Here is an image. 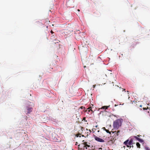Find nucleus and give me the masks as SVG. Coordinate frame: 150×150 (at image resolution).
<instances>
[{
    "instance_id": "5701e85b",
    "label": "nucleus",
    "mask_w": 150,
    "mask_h": 150,
    "mask_svg": "<svg viewBox=\"0 0 150 150\" xmlns=\"http://www.w3.org/2000/svg\"><path fill=\"white\" fill-rule=\"evenodd\" d=\"M59 43V42H57V43ZM56 42H55V44H56Z\"/></svg>"
},
{
    "instance_id": "bb28decb",
    "label": "nucleus",
    "mask_w": 150,
    "mask_h": 150,
    "mask_svg": "<svg viewBox=\"0 0 150 150\" xmlns=\"http://www.w3.org/2000/svg\"><path fill=\"white\" fill-rule=\"evenodd\" d=\"M125 89H124L123 90V91H125Z\"/></svg>"
},
{
    "instance_id": "f257e3e1",
    "label": "nucleus",
    "mask_w": 150,
    "mask_h": 150,
    "mask_svg": "<svg viewBox=\"0 0 150 150\" xmlns=\"http://www.w3.org/2000/svg\"><path fill=\"white\" fill-rule=\"evenodd\" d=\"M123 120L122 119H117L113 122V127L115 129H118L122 124Z\"/></svg>"
},
{
    "instance_id": "412c9836",
    "label": "nucleus",
    "mask_w": 150,
    "mask_h": 150,
    "mask_svg": "<svg viewBox=\"0 0 150 150\" xmlns=\"http://www.w3.org/2000/svg\"><path fill=\"white\" fill-rule=\"evenodd\" d=\"M80 145H78V146H79V147H78L79 149V146Z\"/></svg>"
},
{
    "instance_id": "20e7f679",
    "label": "nucleus",
    "mask_w": 150,
    "mask_h": 150,
    "mask_svg": "<svg viewBox=\"0 0 150 150\" xmlns=\"http://www.w3.org/2000/svg\"><path fill=\"white\" fill-rule=\"evenodd\" d=\"M94 137L95 140L98 142H104V140L103 139L100 138L95 135L94 136Z\"/></svg>"
},
{
    "instance_id": "aec40b11",
    "label": "nucleus",
    "mask_w": 150,
    "mask_h": 150,
    "mask_svg": "<svg viewBox=\"0 0 150 150\" xmlns=\"http://www.w3.org/2000/svg\"><path fill=\"white\" fill-rule=\"evenodd\" d=\"M77 144H78V142H76V145H77Z\"/></svg>"
},
{
    "instance_id": "4468645a",
    "label": "nucleus",
    "mask_w": 150,
    "mask_h": 150,
    "mask_svg": "<svg viewBox=\"0 0 150 150\" xmlns=\"http://www.w3.org/2000/svg\"><path fill=\"white\" fill-rule=\"evenodd\" d=\"M134 137L137 140H138L139 139V138H138V137H136V136H134Z\"/></svg>"
},
{
    "instance_id": "7ed1b4c3",
    "label": "nucleus",
    "mask_w": 150,
    "mask_h": 150,
    "mask_svg": "<svg viewBox=\"0 0 150 150\" xmlns=\"http://www.w3.org/2000/svg\"><path fill=\"white\" fill-rule=\"evenodd\" d=\"M93 105L92 104H91L90 105V106L87 109V110L85 111V112H87L88 114H89V112H90L91 111V112H90V114L92 113L93 112V110L91 109L93 108Z\"/></svg>"
},
{
    "instance_id": "cd10ccee",
    "label": "nucleus",
    "mask_w": 150,
    "mask_h": 150,
    "mask_svg": "<svg viewBox=\"0 0 150 150\" xmlns=\"http://www.w3.org/2000/svg\"><path fill=\"white\" fill-rule=\"evenodd\" d=\"M82 137H84V135H82Z\"/></svg>"
},
{
    "instance_id": "dca6fc26",
    "label": "nucleus",
    "mask_w": 150,
    "mask_h": 150,
    "mask_svg": "<svg viewBox=\"0 0 150 150\" xmlns=\"http://www.w3.org/2000/svg\"><path fill=\"white\" fill-rule=\"evenodd\" d=\"M81 108V109H83V108H85V107H83V106H81V108Z\"/></svg>"
},
{
    "instance_id": "a211bd4d",
    "label": "nucleus",
    "mask_w": 150,
    "mask_h": 150,
    "mask_svg": "<svg viewBox=\"0 0 150 150\" xmlns=\"http://www.w3.org/2000/svg\"><path fill=\"white\" fill-rule=\"evenodd\" d=\"M98 149V150H102V148H99Z\"/></svg>"
},
{
    "instance_id": "4be33fe9",
    "label": "nucleus",
    "mask_w": 150,
    "mask_h": 150,
    "mask_svg": "<svg viewBox=\"0 0 150 150\" xmlns=\"http://www.w3.org/2000/svg\"><path fill=\"white\" fill-rule=\"evenodd\" d=\"M77 11H80V10L79 9H78Z\"/></svg>"
},
{
    "instance_id": "f8f14e48",
    "label": "nucleus",
    "mask_w": 150,
    "mask_h": 150,
    "mask_svg": "<svg viewBox=\"0 0 150 150\" xmlns=\"http://www.w3.org/2000/svg\"><path fill=\"white\" fill-rule=\"evenodd\" d=\"M145 149L146 150H150V148L148 147H146Z\"/></svg>"
},
{
    "instance_id": "423d86ee",
    "label": "nucleus",
    "mask_w": 150,
    "mask_h": 150,
    "mask_svg": "<svg viewBox=\"0 0 150 150\" xmlns=\"http://www.w3.org/2000/svg\"><path fill=\"white\" fill-rule=\"evenodd\" d=\"M83 144L84 145L83 147H86V149H87V147H90V146L89 144L90 143H88V144L87 142H84L83 143Z\"/></svg>"
},
{
    "instance_id": "f03ea898",
    "label": "nucleus",
    "mask_w": 150,
    "mask_h": 150,
    "mask_svg": "<svg viewBox=\"0 0 150 150\" xmlns=\"http://www.w3.org/2000/svg\"><path fill=\"white\" fill-rule=\"evenodd\" d=\"M133 140L132 139H131L129 142V140H127L124 142V144L127 147H131L130 146L132 144Z\"/></svg>"
},
{
    "instance_id": "9d476101",
    "label": "nucleus",
    "mask_w": 150,
    "mask_h": 150,
    "mask_svg": "<svg viewBox=\"0 0 150 150\" xmlns=\"http://www.w3.org/2000/svg\"><path fill=\"white\" fill-rule=\"evenodd\" d=\"M81 134L79 133L76 134V136L77 137H81Z\"/></svg>"
},
{
    "instance_id": "9b49d317",
    "label": "nucleus",
    "mask_w": 150,
    "mask_h": 150,
    "mask_svg": "<svg viewBox=\"0 0 150 150\" xmlns=\"http://www.w3.org/2000/svg\"><path fill=\"white\" fill-rule=\"evenodd\" d=\"M150 109V107H149V108L148 107H147V108H144L143 109L144 110H147V109Z\"/></svg>"
},
{
    "instance_id": "2eb2a0df",
    "label": "nucleus",
    "mask_w": 150,
    "mask_h": 150,
    "mask_svg": "<svg viewBox=\"0 0 150 150\" xmlns=\"http://www.w3.org/2000/svg\"><path fill=\"white\" fill-rule=\"evenodd\" d=\"M120 133V131H118L117 132V135H119V133Z\"/></svg>"
},
{
    "instance_id": "ddd939ff",
    "label": "nucleus",
    "mask_w": 150,
    "mask_h": 150,
    "mask_svg": "<svg viewBox=\"0 0 150 150\" xmlns=\"http://www.w3.org/2000/svg\"><path fill=\"white\" fill-rule=\"evenodd\" d=\"M139 142H143V139H140V138H139V140H138Z\"/></svg>"
},
{
    "instance_id": "393cba45",
    "label": "nucleus",
    "mask_w": 150,
    "mask_h": 150,
    "mask_svg": "<svg viewBox=\"0 0 150 150\" xmlns=\"http://www.w3.org/2000/svg\"><path fill=\"white\" fill-rule=\"evenodd\" d=\"M137 137H139V135H137Z\"/></svg>"
},
{
    "instance_id": "0eeeda50",
    "label": "nucleus",
    "mask_w": 150,
    "mask_h": 150,
    "mask_svg": "<svg viewBox=\"0 0 150 150\" xmlns=\"http://www.w3.org/2000/svg\"><path fill=\"white\" fill-rule=\"evenodd\" d=\"M102 129H103V130H105L106 132H107V133H110V132H109V131L108 130V129H106L105 127H103V128H102Z\"/></svg>"
},
{
    "instance_id": "1a4fd4ad",
    "label": "nucleus",
    "mask_w": 150,
    "mask_h": 150,
    "mask_svg": "<svg viewBox=\"0 0 150 150\" xmlns=\"http://www.w3.org/2000/svg\"><path fill=\"white\" fill-rule=\"evenodd\" d=\"M136 145L138 148H140V145L139 142H137Z\"/></svg>"
},
{
    "instance_id": "6ab92c4d",
    "label": "nucleus",
    "mask_w": 150,
    "mask_h": 150,
    "mask_svg": "<svg viewBox=\"0 0 150 150\" xmlns=\"http://www.w3.org/2000/svg\"><path fill=\"white\" fill-rule=\"evenodd\" d=\"M95 86H96V85H93V88H95Z\"/></svg>"
},
{
    "instance_id": "b1692460",
    "label": "nucleus",
    "mask_w": 150,
    "mask_h": 150,
    "mask_svg": "<svg viewBox=\"0 0 150 150\" xmlns=\"http://www.w3.org/2000/svg\"><path fill=\"white\" fill-rule=\"evenodd\" d=\"M140 107H142V105H140Z\"/></svg>"
},
{
    "instance_id": "39448f33",
    "label": "nucleus",
    "mask_w": 150,
    "mask_h": 150,
    "mask_svg": "<svg viewBox=\"0 0 150 150\" xmlns=\"http://www.w3.org/2000/svg\"><path fill=\"white\" fill-rule=\"evenodd\" d=\"M26 109L27 111L26 112V114L27 115H28V114H30V112L32 111L33 110L32 108L29 107H27Z\"/></svg>"
},
{
    "instance_id": "f3484780",
    "label": "nucleus",
    "mask_w": 150,
    "mask_h": 150,
    "mask_svg": "<svg viewBox=\"0 0 150 150\" xmlns=\"http://www.w3.org/2000/svg\"><path fill=\"white\" fill-rule=\"evenodd\" d=\"M50 32L52 34L54 33L52 30H51Z\"/></svg>"
},
{
    "instance_id": "c85d7f7f",
    "label": "nucleus",
    "mask_w": 150,
    "mask_h": 150,
    "mask_svg": "<svg viewBox=\"0 0 150 150\" xmlns=\"http://www.w3.org/2000/svg\"><path fill=\"white\" fill-rule=\"evenodd\" d=\"M86 67V66H85L84 67Z\"/></svg>"
},
{
    "instance_id": "a878e982",
    "label": "nucleus",
    "mask_w": 150,
    "mask_h": 150,
    "mask_svg": "<svg viewBox=\"0 0 150 150\" xmlns=\"http://www.w3.org/2000/svg\"><path fill=\"white\" fill-rule=\"evenodd\" d=\"M95 127H97V125L96 126H95Z\"/></svg>"
},
{
    "instance_id": "6e6552de",
    "label": "nucleus",
    "mask_w": 150,
    "mask_h": 150,
    "mask_svg": "<svg viewBox=\"0 0 150 150\" xmlns=\"http://www.w3.org/2000/svg\"><path fill=\"white\" fill-rule=\"evenodd\" d=\"M109 107L108 106H103L101 108V109H106Z\"/></svg>"
}]
</instances>
